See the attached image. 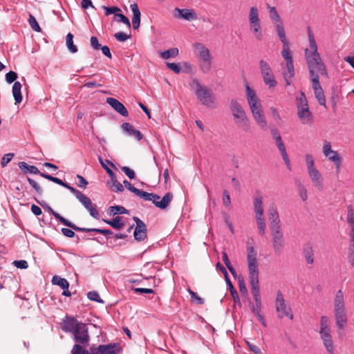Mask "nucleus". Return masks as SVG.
Returning <instances> with one entry per match:
<instances>
[{"instance_id": "f257e3e1", "label": "nucleus", "mask_w": 354, "mask_h": 354, "mask_svg": "<svg viewBox=\"0 0 354 354\" xmlns=\"http://www.w3.org/2000/svg\"><path fill=\"white\" fill-rule=\"evenodd\" d=\"M308 35L310 50L306 49L305 54L309 68L310 77L313 83V88L319 104L326 106L325 95L319 84V73L322 75L326 76L327 71L317 51V46L310 27L308 28Z\"/></svg>"}, {"instance_id": "f03ea898", "label": "nucleus", "mask_w": 354, "mask_h": 354, "mask_svg": "<svg viewBox=\"0 0 354 354\" xmlns=\"http://www.w3.org/2000/svg\"><path fill=\"white\" fill-rule=\"evenodd\" d=\"M247 253L249 277L252 296L255 301V304H261L259 284V268L257 259V252L253 246H250L248 247Z\"/></svg>"}, {"instance_id": "7ed1b4c3", "label": "nucleus", "mask_w": 354, "mask_h": 354, "mask_svg": "<svg viewBox=\"0 0 354 354\" xmlns=\"http://www.w3.org/2000/svg\"><path fill=\"white\" fill-rule=\"evenodd\" d=\"M230 110L237 127L244 132H250L251 127L246 113L236 99L230 100Z\"/></svg>"}, {"instance_id": "20e7f679", "label": "nucleus", "mask_w": 354, "mask_h": 354, "mask_svg": "<svg viewBox=\"0 0 354 354\" xmlns=\"http://www.w3.org/2000/svg\"><path fill=\"white\" fill-rule=\"evenodd\" d=\"M318 333L327 353L335 354V345L331 334L330 319L328 317L323 315L320 317Z\"/></svg>"}, {"instance_id": "39448f33", "label": "nucleus", "mask_w": 354, "mask_h": 354, "mask_svg": "<svg viewBox=\"0 0 354 354\" xmlns=\"http://www.w3.org/2000/svg\"><path fill=\"white\" fill-rule=\"evenodd\" d=\"M193 84L196 86L195 93L201 103L208 108H215L214 97L211 90L202 86L196 79L193 80Z\"/></svg>"}, {"instance_id": "423d86ee", "label": "nucleus", "mask_w": 354, "mask_h": 354, "mask_svg": "<svg viewBox=\"0 0 354 354\" xmlns=\"http://www.w3.org/2000/svg\"><path fill=\"white\" fill-rule=\"evenodd\" d=\"M270 230L274 252L276 255L280 256L283 252L286 244L281 227L270 228Z\"/></svg>"}, {"instance_id": "0eeeda50", "label": "nucleus", "mask_w": 354, "mask_h": 354, "mask_svg": "<svg viewBox=\"0 0 354 354\" xmlns=\"http://www.w3.org/2000/svg\"><path fill=\"white\" fill-rule=\"evenodd\" d=\"M68 189L70 190V192L75 196L77 199L82 204L84 208L89 212V214L92 217L96 219H99L100 214L93 206L91 199L88 197L72 186L69 187Z\"/></svg>"}, {"instance_id": "6e6552de", "label": "nucleus", "mask_w": 354, "mask_h": 354, "mask_svg": "<svg viewBox=\"0 0 354 354\" xmlns=\"http://www.w3.org/2000/svg\"><path fill=\"white\" fill-rule=\"evenodd\" d=\"M248 19L250 30L253 32L254 37L258 40H261L262 31L257 8L254 6L250 8Z\"/></svg>"}, {"instance_id": "1a4fd4ad", "label": "nucleus", "mask_w": 354, "mask_h": 354, "mask_svg": "<svg viewBox=\"0 0 354 354\" xmlns=\"http://www.w3.org/2000/svg\"><path fill=\"white\" fill-rule=\"evenodd\" d=\"M259 68L263 82L268 86L269 88L276 86L277 82L275 80L270 65L266 61L261 59L259 62Z\"/></svg>"}, {"instance_id": "9d476101", "label": "nucleus", "mask_w": 354, "mask_h": 354, "mask_svg": "<svg viewBox=\"0 0 354 354\" xmlns=\"http://www.w3.org/2000/svg\"><path fill=\"white\" fill-rule=\"evenodd\" d=\"M276 310L278 313L279 318L282 319L284 317H288L290 319H293L291 308L286 304L283 294L279 290L277 293Z\"/></svg>"}, {"instance_id": "9b49d317", "label": "nucleus", "mask_w": 354, "mask_h": 354, "mask_svg": "<svg viewBox=\"0 0 354 354\" xmlns=\"http://www.w3.org/2000/svg\"><path fill=\"white\" fill-rule=\"evenodd\" d=\"M72 335L75 344H82V346H87L88 344L90 336L86 324H80V326L76 328Z\"/></svg>"}, {"instance_id": "f8f14e48", "label": "nucleus", "mask_w": 354, "mask_h": 354, "mask_svg": "<svg viewBox=\"0 0 354 354\" xmlns=\"http://www.w3.org/2000/svg\"><path fill=\"white\" fill-rule=\"evenodd\" d=\"M323 154L328 158L329 160L333 162L335 165L337 172L340 170L342 158L338 154L337 151L331 149V145L328 141H325L323 145Z\"/></svg>"}, {"instance_id": "ddd939ff", "label": "nucleus", "mask_w": 354, "mask_h": 354, "mask_svg": "<svg viewBox=\"0 0 354 354\" xmlns=\"http://www.w3.org/2000/svg\"><path fill=\"white\" fill-rule=\"evenodd\" d=\"M92 354H117L120 351L118 343H111L106 345H100L98 347H91Z\"/></svg>"}, {"instance_id": "4468645a", "label": "nucleus", "mask_w": 354, "mask_h": 354, "mask_svg": "<svg viewBox=\"0 0 354 354\" xmlns=\"http://www.w3.org/2000/svg\"><path fill=\"white\" fill-rule=\"evenodd\" d=\"M36 202L39 203L43 208H44L46 210H47L50 214L54 216V217L59 221L63 225L72 228V230H74V228L75 227V224L72 223L71 221H68V219L64 218L62 216H61L59 213L56 212L51 207H50L46 202L44 201H39L37 198H35Z\"/></svg>"}, {"instance_id": "2eb2a0df", "label": "nucleus", "mask_w": 354, "mask_h": 354, "mask_svg": "<svg viewBox=\"0 0 354 354\" xmlns=\"http://www.w3.org/2000/svg\"><path fill=\"white\" fill-rule=\"evenodd\" d=\"M278 37L283 44V50L281 51V55L286 60V63L293 62L292 53L289 48V44L286 39L285 30H283L281 27L278 30Z\"/></svg>"}, {"instance_id": "dca6fc26", "label": "nucleus", "mask_w": 354, "mask_h": 354, "mask_svg": "<svg viewBox=\"0 0 354 354\" xmlns=\"http://www.w3.org/2000/svg\"><path fill=\"white\" fill-rule=\"evenodd\" d=\"M83 322H79L75 317L66 315L62 319V329L65 333H73Z\"/></svg>"}, {"instance_id": "f3484780", "label": "nucleus", "mask_w": 354, "mask_h": 354, "mask_svg": "<svg viewBox=\"0 0 354 354\" xmlns=\"http://www.w3.org/2000/svg\"><path fill=\"white\" fill-rule=\"evenodd\" d=\"M246 96L251 111L261 108V104L255 91L248 85L246 86Z\"/></svg>"}, {"instance_id": "a211bd4d", "label": "nucleus", "mask_w": 354, "mask_h": 354, "mask_svg": "<svg viewBox=\"0 0 354 354\" xmlns=\"http://www.w3.org/2000/svg\"><path fill=\"white\" fill-rule=\"evenodd\" d=\"M175 17L183 19L187 21H194L198 19L197 14L194 10L191 9L175 8Z\"/></svg>"}, {"instance_id": "6ab92c4d", "label": "nucleus", "mask_w": 354, "mask_h": 354, "mask_svg": "<svg viewBox=\"0 0 354 354\" xmlns=\"http://www.w3.org/2000/svg\"><path fill=\"white\" fill-rule=\"evenodd\" d=\"M309 176L314 185V186L319 190L323 191L324 183L321 173L315 167L308 171Z\"/></svg>"}, {"instance_id": "aec40b11", "label": "nucleus", "mask_w": 354, "mask_h": 354, "mask_svg": "<svg viewBox=\"0 0 354 354\" xmlns=\"http://www.w3.org/2000/svg\"><path fill=\"white\" fill-rule=\"evenodd\" d=\"M106 103L109 104L117 113L124 117L129 115L127 108L119 100L113 97H107Z\"/></svg>"}, {"instance_id": "412c9836", "label": "nucleus", "mask_w": 354, "mask_h": 354, "mask_svg": "<svg viewBox=\"0 0 354 354\" xmlns=\"http://www.w3.org/2000/svg\"><path fill=\"white\" fill-rule=\"evenodd\" d=\"M251 112L252 113V115H253L256 122L260 127V128L264 131L267 130V129H268L267 122L266 120V118L263 114L262 107L257 109L255 111L253 110Z\"/></svg>"}, {"instance_id": "4be33fe9", "label": "nucleus", "mask_w": 354, "mask_h": 354, "mask_svg": "<svg viewBox=\"0 0 354 354\" xmlns=\"http://www.w3.org/2000/svg\"><path fill=\"white\" fill-rule=\"evenodd\" d=\"M270 229L281 227L279 216L275 207H270L268 210Z\"/></svg>"}, {"instance_id": "5701e85b", "label": "nucleus", "mask_w": 354, "mask_h": 354, "mask_svg": "<svg viewBox=\"0 0 354 354\" xmlns=\"http://www.w3.org/2000/svg\"><path fill=\"white\" fill-rule=\"evenodd\" d=\"M336 326L339 330H343L347 324V317L345 310H334Z\"/></svg>"}, {"instance_id": "b1692460", "label": "nucleus", "mask_w": 354, "mask_h": 354, "mask_svg": "<svg viewBox=\"0 0 354 354\" xmlns=\"http://www.w3.org/2000/svg\"><path fill=\"white\" fill-rule=\"evenodd\" d=\"M302 254L308 264H313L314 263V249L310 243H306L302 247Z\"/></svg>"}, {"instance_id": "393cba45", "label": "nucleus", "mask_w": 354, "mask_h": 354, "mask_svg": "<svg viewBox=\"0 0 354 354\" xmlns=\"http://www.w3.org/2000/svg\"><path fill=\"white\" fill-rule=\"evenodd\" d=\"M122 129L129 136L135 137L138 140H140L143 138L142 133L133 128V127L128 122H124L121 126Z\"/></svg>"}, {"instance_id": "a878e982", "label": "nucleus", "mask_w": 354, "mask_h": 354, "mask_svg": "<svg viewBox=\"0 0 354 354\" xmlns=\"http://www.w3.org/2000/svg\"><path fill=\"white\" fill-rule=\"evenodd\" d=\"M130 8L133 12L132 25L133 29H138L140 24L141 13L137 3H134L130 5Z\"/></svg>"}, {"instance_id": "bb28decb", "label": "nucleus", "mask_w": 354, "mask_h": 354, "mask_svg": "<svg viewBox=\"0 0 354 354\" xmlns=\"http://www.w3.org/2000/svg\"><path fill=\"white\" fill-rule=\"evenodd\" d=\"M253 206L255 216H264L263 198L261 195L258 194L254 197L253 201Z\"/></svg>"}, {"instance_id": "cd10ccee", "label": "nucleus", "mask_w": 354, "mask_h": 354, "mask_svg": "<svg viewBox=\"0 0 354 354\" xmlns=\"http://www.w3.org/2000/svg\"><path fill=\"white\" fill-rule=\"evenodd\" d=\"M18 165L24 174H33L39 175L41 176V174L44 173L41 172L36 166L29 165L26 162H19Z\"/></svg>"}, {"instance_id": "c85d7f7f", "label": "nucleus", "mask_w": 354, "mask_h": 354, "mask_svg": "<svg viewBox=\"0 0 354 354\" xmlns=\"http://www.w3.org/2000/svg\"><path fill=\"white\" fill-rule=\"evenodd\" d=\"M268 8L269 9L270 19L272 21L277 22V24L275 25V29H276L277 33L278 34V31H279L278 30H279V27H281L283 30H285L283 22L276 10V8L274 7H270L269 6H268Z\"/></svg>"}, {"instance_id": "c756f323", "label": "nucleus", "mask_w": 354, "mask_h": 354, "mask_svg": "<svg viewBox=\"0 0 354 354\" xmlns=\"http://www.w3.org/2000/svg\"><path fill=\"white\" fill-rule=\"evenodd\" d=\"M297 115L302 124H310L312 122V113L309 107L297 110Z\"/></svg>"}, {"instance_id": "7c9ffc66", "label": "nucleus", "mask_w": 354, "mask_h": 354, "mask_svg": "<svg viewBox=\"0 0 354 354\" xmlns=\"http://www.w3.org/2000/svg\"><path fill=\"white\" fill-rule=\"evenodd\" d=\"M344 296L342 290H339L334 299V310H345Z\"/></svg>"}, {"instance_id": "2f4dec72", "label": "nucleus", "mask_w": 354, "mask_h": 354, "mask_svg": "<svg viewBox=\"0 0 354 354\" xmlns=\"http://www.w3.org/2000/svg\"><path fill=\"white\" fill-rule=\"evenodd\" d=\"M173 199V194L171 192H167L164 195V196L162 198H160L159 201H156L155 203V206L161 209H166L170 203L171 202Z\"/></svg>"}, {"instance_id": "473e14b6", "label": "nucleus", "mask_w": 354, "mask_h": 354, "mask_svg": "<svg viewBox=\"0 0 354 354\" xmlns=\"http://www.w3.org/2000/svg\"><path fill=\"white\" fill-rule=\"evenodd\" d=\"M74 230L77 232H97L104 235H111L113 234V232L111 230L106 229H100V228H86V227H80L77 225H75Z\"/></svg>"}, {"instance_id": "72a5a7b5", "label": "nucleus", "mask_w": 354, "mask_h": 354, "mask_svg": "<svg viewBox=\"0 0 354 354\" xmlns=\"http://www.w3.org/2000/svg\"><path fill=\"white\" fill-rule=\"evenodd\" d=\"M21 87V84L19 82H14L12 92L16 104H19L22 101Z\"/></svg>"}, {"instance_id": "f704fd0d", "label": "nucleus", "mask_w": 354, "mask_h": 354, "mask_svg": "<svg viewBox=\"0 0 354 354\" xmlns=\"http://www.w3.org/2000/svg\"><path fill=\"white\" fill-rule=\"evenodd\" d=\"M196 48L200 50L199 57L203 61L211 60V55L209 50L204 45L201 44H196Z\"/></svg>"}, {"instance_id": "c9c22d12", "label": "nucleus", "mask_w": 354, "mask_h": 354, "mask_svg": "<svg viewBox=\"0 0 354 354\" xmlns=\"http://www.w3.org/2000/svg\"><path fill=\"white\" fill-rule=\"evenodd\" d=\"M225 281H226V283H227V286L229 288L230 292L231 295H232V297L233 298V300L234 301L235 305H237L239 307H241V300H240V298H239V296L237 290H236V288L232 285L230 279H228V280H227Z\"/></svg>"}, {"instance_id": "e433bc0d", "label": "nucleus", "mask_w": 354, "mask_h": 354, "mask_svg": "<svg viewBox=\"0 0 354 354\" xmlns=\"http://www.w3.org/2000/svg\"><path fill=\"white\" fill-rule=\"evenodd\" d=\"M52 283L53 285L59 286L62 289L64 288L69 287V283L68 281L62 278L59 276L55 275L52 278Z\"/></svg>"}, {"instance_id": "4c0bfd02", "label": "nucleus", "mask_w": 354, "mask_h": 354, "mask_svg": "<svg viewBox=\"0 0 354 354\" xmlns=\"http://www.w3.org/2000/svg\"><path fill=\"white\" fill-rule=\"evenodd\" d=\"M179 53L177 48H171L167 50L160 53L161 57L164 59H167L170 57H176Z\"/></svg>"}, {"instance_id": "58836bf2", "label": "nucleus", "mask_w": 354, "mask_h": 354, "mask_svg": "<svg viewBox=\"0 0 354 354\" xmlns=\"http://www.w3.org/2000/svg\"><path fill=\"white\" fill-rule=\"evenodd\" d=\"M308 104L306 95L304 92H301L299 95L297 97V110L303 108H308Z\"/></svg>"}, {"instance_id": "ea45409f", "label": "nucleus", "mask_w": 354, "mask_h": 354, "mask_svg": "<svg viewBox=\"0 0 354 354\" xmlns=\"http://www.w3.org/2000/svg\"><path fill=\"white\" fill-rule=\"evenodd\" d=\"M66 46L68 50L72 53L77 52V47L73 44V35L68 32L66 35Z\"/></svg>"}, {"instance_id": "a19ab883", "label": "nucleus", "mask_w": 354, "mask_h": 354, "mask_svg": "<svg viewBox=\"0 0 354 354\" xmlns=\"http://www.w3.org/2000/svg\"><path fill=\"white\" fill-rule=\"evenodd\" d=\"M222 260L224 262L226 267L227 268V269L229 270V271L230 272V273L234 277H235L236 274V272L228 258L227 254L225 252H222Z\"/></svg>"}, {"instance_id": "79ce46f5", "label": "nucleus", "mask_w": 354, "mask_h": 354, "mask_svg": "<svg viewBox=\"0 0 354 354\" xmlns=\"http://www.w3.org/2000/svg\"><path fill=\"white\" fill-rule=\"evenodd\" d=\"M82 344H75L71 351V354H92L91 351L90 352L86 350Z\"/></svg>"}, {"instance_id": "37998d69", "label": "nucleus", "mask_w": 354, "mask_h": 354, "mask_svg": "<svg viewBox=\"0 0 354 354\" xmlns=\"http://www.w3.org/2000/svg\"><path fill=\"white\" fill-rule=\"evenodd\" d=\"M257 224L259 230V232L261 235H263L266 232V225L264 216H255Z\"/></svg>"}, {"instance_id": "c03bdc74", "label": "nucleus", "mask_w": 354, "mask_h": 354, "mask_svg": "<svg viewBox=\"0 0 354 354\" xmlns=\"http://www.w3.org/2000/svg\"><path fill=\"white\" fill-rule=\"evenodd\" d=\"M109 213L113 215L129 214V211L123 206L115 205L109 207Z\"/></svg>"}, {"instance_id": "a18cd8bd", "label": "nucleus", "mask_w": 354, "mask_h": 354, "mask_svg": "<svg viewBox=\"0 0 354 354\" xmlns=\"http://www.w3.org/2000/svg\"><path fill=\"white\" fill-rule=\"evenodd\" d=\"M123 184L124 185V187L128 189L129 190L130 192H133V194H135L136 196H139V197H141L142 195H144L143 192L144 191L142 190H140L139 189H137L135 187H133L128 180H124L123 181Z\"/></svg>"}, {"instance_id": "49530a36", "label": "nucleus", "mask_w": 354, "mask_h": 354, "mask_svg": "<svg viewBox=\"0 0 354 354\" xmlns=\"http://www.w3.org/2000/svg\"><path fill=\"white\" fill-rule=\"evenodd\" d=\"M143 194H144V195H142V196L140 198H142L147 201H151L154 205H155V203L156 201H160V197L156 194L148 193L145 191H144Z\"/></svg>"}, {"instance_id": "de8ad7c7", "label": "nucleus", "mask_w": 354, "mask_h": 354, "mask_svg": "<svg viewBox=\"0 0 354 354\" xmlns=\"http://www.w3.org/2000/svg\"><path fill=\"white\" fill-rule=\"evenodd\" d=\"M111 226L115 230H121L124 226V223L122 221V218L120 216L115 217L111 220Z\"/></svg>"}, {"instance_id": "09e8293b", "label": "nucleus", "mask_w": 354, "mask_h": 354, "mask_svg": "<svg viewBox=\"0 0 354 354\" xmlns=\"http://www.w3.org/2000/svg\"><path fill=\"white\" fill-rule=\"evenodd\" d=\"M27 180L38 195L41 196L43 194V189L35 180H34L30 177L27 178Z\"/></svg>"}, {"instance_id": "8fccbe9b", "label": "nucleus", "mask_w": 354, "mask_h": 354, "mask_svg": "<svg viewBox=\"0 0 354 354\" xmlns=\"http://www.w3.org/2000/svg\"><path fill=\"white\" fill-rule=\"evenodd\" d=\"M114 20L118 22H122L127 25L128 28L131 27L129 19L123 14L117 13L114 15Z\"/></svg>"}, {"instance_id": "3c124183", "label": "nucleus", "mask_w": 354, "mask_h": 354, "mask_svg": "<svg viewBox=\"0 0 354 354\" xmlns=\"http://www.w3.org/2000/svg\"><path fill=\"white\" fill-rule=\"evenodd\" d=\"M347 217L346 220L351 227H354V210L351 205L347 207Z\"/></svg>"}, {"instance_id": "603ef678", "label": "nucleus", "mask_w": 354, "mask_h": 354, "mask_svg": "<svg viewBox=\"0 0 354 354\" xmlns=\"http://www.w3.org/2000/svg\"><path fill=\"white\" fill-rule=\"evenodd\" d=\"M133 236L135 240L138 241H142L147 237V231L135 230L133 232Z\"/></svg>"}, {"instance_id": "864d4df0", "label": "nucleus", "mask_w": 354, "mask_h": 354, "mask_svg": "<svg viewBox=\"0 0 354 354\" xmlns=\"http://www.w3.org/2000/svg\"><path fill=\"white\" fill-rule=\"evenodd\" d=\"M28 22H29V24H30L31 28L34 31H35V32L41 31V28H40L39 24L37 23L36 19L32 15H30V17L28 19Z\"/></svg>"}, {"instance_id": "5fc2aeb1", "label": "nucleus", "mask_w": 354, "mask_h": 354, "mask_svg": "<svg viewBox=\"0 0 354 354\" xmlns=\"http://www.w3.org/2000/svg\"><path fill=\"white\" fill-rule=\"evenodd\" d=\"M188 292L189 295H191L192 301L195 302L197 304H204V299L199 297L195 292L192 290L191 289H188Z\"/></svg>"}, {"instance_id": "6e6d98bb", "label": "nucleus", "mask_w": 354, "mask_h": 354, "mask_svg": "<svg viewBox=\"0 0 354 354\" xmlns=\"http://www.w3.org/2000/svg\"><path fill=\"white\" fill-rule=\"evenodd\" d=\"M238 283H239V291H240L241 294L243 295H247L248 290L245 286V281H244L243 277H241V276L239 277Z\"/></svg>"}, {"instance_id": "4d7b16f0", "label": "nucleus", "mask_w": 354, "mask_h": 354, "mask_svg": "<svg viewBox=\"0 0 354 354\" xmlns=\"http://www.w3.org/2000/svg\"><path fill=\"white\" fill-rule=\"evenodd\" d=\"M87 297L91 301H97L101 304L104 303V301L102 299H100L99 294L95 291L88 292L87 294Z\"/></svg>"}, {"instance_id": "13d9d810", "label": "nucleus", "mask_w": 354, "mask_h": 354, "mask_svg": "<svg viewBox=\"0 0 354 354\" xmlns=\"http://www.w3.org/2000/svg\"><path fill=\"white\" fill-rule=\"evenodd\" d=\"M102 8L105 10V14L106 16H109L111 14H117L118 12H120L121 10L117 6L108 7L103 6Z\"/></svg>"}, {"instance_id": "bf43d9fd", "label": "nucleus", "mask_w": 354, "mask_h": 354, "mask_svg": "<svg viewBox=\"0 0 354 354\" xmlns=\"http://www.w3.org/2000/svg\"><path fill=\"white\" fill-rule=\"evenodd\" d=\"M286 71L283 72V75H289V77L295 76V68L293 62L286 63Z\"/></svg>"}, {"instance_id": "052dcab7", "label": "nucleus", "mask_w": 354, "mask_h": 354, "mask_svg": "<svg viewBox=\"0 0 354 354\" xmlns=\"http://www.w3.org/2000/svg\"><path fill=\"white\" fill-rule=\"evenodd\" d=\"M277 146L279 150V151L281 153L282 156H285L286 158V155L288 154L286 150V147L283 142L282 138H278V140H276Z\"/></svg>"}, {"instance_id": "680f3d73", "label": "nucleus", "mask_w": 354, "mask_h": 354, "mask_svg": "<svg viewBox=\"0 0 354 354\" xmlns=\"http://www.w3.org/2000/svg\"><path fill=\"white\" fill-rule=\"evenodd\" d=\"M298 189H299V196H300L301 199L303 201H306L307 200V198H308L307 189L301 183H299L298 185Z\"/></svg>"}, {"instance_id": "e2e57ef3", "label": "nucleus", "mask_w": 354, "mask_h": 354, "mask_svg": "<svg viewBox=\"0 0 354 354\" xmlns=\"http://www.w3.org/2000/svg\"><path fill=\"white\" fill-rule=\"evenodd\" d=\"M41 176L44 178L45 179L52 181L57 185H60L61 184H62V180H61L57 177H54L44 172L43 174H41Z\"/></svg>"}, {"instance_id": "0e129e2a", "label": "nucleus", "mask_w": 354, "mask_h": 354, "mask_svg": "<svg viewBox=\"0 0 354 354\" xmlns=\"http://www.w3.org/2000/svg\"><path fill=\"white\" fill-rule=\"evenodd\" d=\"M305 160H306V163L308 171L311 169L315 168V161H314V159H313V157L312 155L306 154L305 156Z\"/></svg>"}, {"instance_id": "69168bd1", "label": "nucleus", "mask_w": 354, "mask_h": 354, "mask_svg": "<svg viewBox=\"0 0 354 354\" xmlns=\"http://www.w3.org/2000/svg\"><path fill=\"white\" fill-rule=\"evenodd\" d=\"M17 73L12 71H9L8 73H6V81L8 83V84H11L12 82H16L15 80L17 79Z\"/></svg>"}, {"instance_id": "338daca9", "label": "nucleus", "mask_w": 354, "mask_h": 354, "mask_svg": "<svg viewBox=\"0 0 354 354\" xmlns=\"http://www.w3.org/2000/svg\"><path fill=\"white\" fill-rule=\"evenodd\" d=\"M168 68L174 71L175 73L178 74L181 71V66L179 63H166Z\"/></svg>"}, {"instance_id": "774afa93", "label": "nucleus", "mask_w": 354, "mask_h": 354, "mask_svg": "<svg viewBox=\"0 0 354 354\" xmlns=\"http://www.w3.org/2000/svg\"><path fill=\"white\" fill-rule=\"evenodd\" d=\"M14 156V153H8L5 154L1 160V165L3 167H6L12 160Z\"/></svg>"}]
</instances>
